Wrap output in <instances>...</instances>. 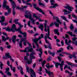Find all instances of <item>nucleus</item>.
Instances as JSON below:
<instances>
[{"label":"nucleus","mask_w":77,"mask_h":77,"mask_svg":"<svg viewBox=\"0 0 77 77\" xmlns=\"http://www.w3.org/2000/svg\"><path fill=\"white\" fill-rule=\"evenodd\" d=\"M16 30L17 32L18 31L19 32V33H20L21 35H23V36L24 38V39H21L20 42H19V47L20 48H23V42L24 41H26V37H27V33L26 32H22L21 30V29L19 28L18 29H16Z\"/></svg>","instance_id":"nucleus-1"},{"label":"nucleus","mask_w":77,"mask_h":77,"mask_svg":"<svg viewBox=\"0 0 77 77\" xmlns=\"http://www.w3.org/2000/svg\"><path fill=\"white\" fill-rule=\"evenodd\" d=\"M47 30H48V34L46 33L45 35V42L46 44H48L49 46H51V44L49 43V42L47 40V38L51 40V38L49 37L50 35V27L48 26H47Z\"/></svg>","instance_id":"nucleus-2"},{"label":"nucleus","mask_w":77,"mask_h":77,"mask_svg":"<svg viewBox=\"0 0 77 77\" xmlns=\"http://www.w3.org/2000/svg\"><path fill=\"white\" fill-rule=\"evenodd\" d=\"M64 8L66 9H68L69 11H68L66 9H63V12L64 13V15H68V14H70L71 12L72 11V10L74 9L73 7L69 6V5H67V6L64 7Z\"/></svg>","instance_id":"nucleus-3"},{"label":"nucleus","mask_w":77,"mask_h":77,"mask_svg":"<svg viewBox=\"0 0 77 77\" xmlns=\"http://www.w3.org/2000/svg\"><path fill=\"white\" fill-rule=\"evenodd\" d=\"M7 4V1L6 0H4V3L3 5V8H6V9L8 10V13L10 14L11 12V9L9 8V6L6 5Z\"/></svg>","instance_id":"nucleus-4"},{"label":"nucleus","mask_w":77,"mask_h":77,"mask_svg":"<svg viewBox=\"0 0 77 77\" xmlns=\"http://www.w3.org/2000/svg\"><path fill=\"white\" fill-rule=\"evenodd\" d=\"M41 37H39L38 38V39L35 38V39H33V41L34 42L35 44L36 45V46H37V49H36V50L37 51H38V48H39V45H38V44L37 42L39 40V39H41L42 38H44V35L43 34H41Z\"/></svg>","instance_id":"nucleus-5"},{"label":"nucleus","mask_w":77,"mask_h":77,"mask_svg":"<svg viewBox=\"0 0 77 77\" xmlns=\"http://www.w3.org/2000/svg\"><path fill=\"white\" fill-rule=\"evenodd\" d=\"M16 25L15 24H13L12 26V28H9V27H7V28L6 29V30L7 31H8V32H11V31H12V32H15L16 30Z\"/></svg>","instance_id":"nucleus-6"},{"label":"nucleus","mask_w":77,"mask_h":77,"mask_svg":"<svg viewBox=\"0 0 77 77\" xmlns=\"http://www.w3.org/2000/svg\"><path fill=\"white\" fill-rule=\"evenodd\" d=\"M25 13L26 14L24 15L25 18H29V19H31L32 18L31 12L30 11H25Z\"/></svg>","instance_id":"nucleus-7"},{"label":"nucleus","mask_w":77,"mask_h":77,"mask_svg":"<svg viewBox=\"0 0 77 77\" xmlns=\"http://www.w3.org/2000/svg\"><path fill=\"white\" fill-rule=\"evenodd\" d=\"M18 21H19V19H14V22L15 23H16V24H18V25H19V26H20L18 29H20V30H21V28L23 27V25L21 24V23H20L18 22Z\"/></svg>","instance_id":"nucleus-8"},{"label":"nucleus","mask_w":77,"mask_h":77,"mask_svg":"<svg viewBox=\"0 0 77 77\" xmlns=\"http://www.w3.org/2000/svg\"><path fill=\"white\" fill-rule=\"evenodd\" d=\"M2 34L4 35H5V36H7L6 37V38H5V37L3 36H2V41H4V42H5L6 41V40H8L9 38V37L8 36V35H7V34L6 33L4 32L2 33Z\"/></svg>","instance_id":"nucleus-9"},{"label":"nucleus","mask_w":77,"mask_h":77,"mask_svg":"<svg viewBox=\"0 0 77 77\" xmlns=\"http://www.w3.org/2000/svg\"><path fill=\"white\" fill-rule=\"evenodd\" d=\"M31 77H36V73L32 68L30 69Z\"/></svg>","instance_id":"nucleus-10"},{"label":"nucleus","mask_w":77,"mask_h":77,"mask_svg":"<svg viewBox=\"0 0 77 77\" xmlns=\"http://www.w3.org/2000/svg\"><path fill=\"white\" fill-rule=\"evenodd\" d=\"M50 2L51 3V6H53V8H56V6H58L57 4L55 3V1L54 0H50Z\"/></svg>","instance_id":"nucleus-11"},{"label":"nucleus","mask_w":77,"mask_h":77,"mask_svg":"<svg viewBox=\"0 0 77 77\" xmlns=\"http://www.w3.org/2000/svg\"><path fill=\"white\" fill-rule=\"evenodd\" d=\"M64 63V61H61V63L57 62L55 64V66L56 68H57L59 65L60 66H63Z\"/></svg>","instance_id":"nucleus-12"},{"label":"nucleus","mask_w":77,"mask_h":77,"mask_svg":"<svg viewBox=\"0 0 77 77\" xmlns=\"http://www.w3.org/2000/svg\"><path fill=\"white\" fill-rule=\"evenodd\" d=\"M5 56L6 57H8V58H10V60H11L13 62H14V60L12 58V57L11 56L9 53H8L5 54Z\"/></svg>","instance_id":"nucleus-13"},{"label":"nucleus","mask_w":77,"mask_h":77,"mask_svg":"<svg viewBox=\"0 0 77 77\" xmlns=\"http://www.w3.org/2000/svg\"><path fill=\"white\" fill-rule=\"evenodd\" d=\"M27 7H28V5H24V6L22 5L21 6V8L19 7H16V9L18 10H20L24 11V8H26Z\"/></svg>","instance_id":"nucleus-14"},{"label":"nucleus","mask_w":77,"mask_h":77,"mask_svg":"<svg viewBox=\"0 0 77 77\" xmlns=\"http://www.w3.org/2000/svg\"><path fill=\"white\" fill-rule=\"evenodd\" d=\"M24 60L25 61H26L27 62L28 65H30L31 63L32 62V60H29L27 58V57L25 56L24 57Z\"/></svg>","instance_id":"nucleus-15"},{"label":"nucleus","mask_w":77,"mask_h":77,"mask_svg":"<svg viewBox=\"0 0 77 77\" xmlns=\"http://www.w3.org/2000/svg\"><path fill=\"white\" fill-rule=\"evenodd\" d=\"M45 71H46V73L48 74L49 77H51V75H53V72H51L50 70L48 71L45 68Z\"/></svg>","instance_id":"nucleus-16"},{"label":"nucleus","mask_w":77,"mask_h":77,"mask_svg":"<svg viewBox=\"0 0 77 77\" xmlns=\"http://www.w3.org/2000/svg\"><path fill=\"white\" fill-rule=\"evenodd\" d=\"M39 47L38 48V51L36 50V51H39V52H40V53L39 54V56L40 57V58H42L41 56H42V48H40L39 50Z\"/></svg>","instance_id":"nucleus-17"},{"label":"nucleus","mask_w":77,"mask_h":77,"mask_svg":"<svg viewBox=\"0 0 77 77\" xmlns=\"http://www.w3.org/2000/svg\"><path fill=\"white\" fill-rule=\"evenodd\" d=\"M53 19H54V20H55V19H56V21L57 22V23H59V24H62V23L61 22H60V20H59V18L58 17H55L53 16Z\"/></svg>","instance_id":"nucleus-18"},{"label":"nucleus","mask_w":77,"mask_h":77,"mask_svg":"<svg viewBox=\"0 0 77 77\" xmlns=\"http://www.w3.org/2000/svg\"><path fill=\"white\" fill-rule=\"evenodd\" d=\"M35 9L36 10H37V11H39V12H42V14H43V15H46V14L44 13V12L43 11H42V9H40V8H39L38 7H37Z\"/></svg>","instance_id":"nucleus-19"},{"label":"nucleus","mask_w":77,"mask_h":77,"mask_svg":"<svg viewBox=\"0 0 77 77\" xmlns=\"http://www.w3.org/2000/svg\"><path fill=\"white\" fill-rule=\"evenodd\" d=\"M24 42L23 43V44L25 46H26V45H27L26 43H27L29 45L30 47H32V45L30 44V43H29V42H27L26 40H24Z\"/></svg>","instance_id":"nucleus-20"},{"label":"nucleus","mask_w":77,"mask_h":77,"mask_svg":"<svg viewBox=\"0 0 77 77\" xmlns=\"http://www.w3.org/2000/svg\"><path fill=\"white\" fill-rule=\"evenodd\" d=\"M9 1L11 2V5L12 6V7H15L16 5H15V2H14V1H13V0H9Z\"/></svg>","instance_id":"nucleus-21"},{"label":"nucleus","mask_w":77,"mask_h":77,"mask_svg":"<svg viewBox=\"0 0 77 77\" xmlns=\"http://www.w3.org/2000/svg\"><path fill=\"white\" fill-rule=\"evenodd\" d=\"M16 38H17L16 35H14L12 37V41L14 44H15L16 42Z\"/></svg>","instance_id":"nucleus-22"},{"label":"nucleus","mask_w":77,"mask_h":77,"mask_svg":"<svg viewBox=\"0 0 77 77\" xmlns=\"http://www.w3.org/2000/svg\"><path fill=\"white\" fill-rule=\"evenodd\" d=\"M48 22V21L46 20H45V23H44V25L45 27V32H47V23Z\"/></svg>","instance_id":"nucleus-23"},{"label":"nucleus","mask_w":77,"mask_h":77,"mask_svg":"<svg viewBox=\"0 0 77 77\" xmlns=\"http://www.w3.org/2000/svg\"><path fill=\"white\" fill-rule=\"evenodd\" d=\"M46 66L47 68L49 69L50 68H51L54 67V66L53 65L50 66V64L49 63H48L46 65Z\"/></svg>","instance_id":"nucleus-24"},{"label":"nucleus","mask_w":77,"mask_h":77,"mask_svg":"<svg viewBox=\"0 0 77 77\" xmlns=\"http://www.w3.org/2000/svg\"><path fill=\"white\" fill-rule=\"evenodd\" d=\"M71 43V41L70 40H69L68 42V39H66L65 40V43L66 44L69 45Z\"/></svg>","instance_id":"nucleus-25"},{"label":"nucleus","mask_w":77,"mask_h":77,"mask_svg":"<svg viewBox=\"0 0 77 77\" xmlns=\"http://www.w3.org/2000/svg\"><path fill=\"white\" fill-rule=\"evenodd\" d=\"M66 68H68V69H69V70H70L71 71H72V69H71V67H69V66H67V65L66 64L65 66L64 67V69H65Z\"/></svg>","instance_id":"nucleus-26"},{"label":"nucleus","mask_w":77,"mask_h":77,"mask_svg":"<svg viewBox=\"0 0 77 77\" xmlns=\"http://www.w3.org/2000/svg\"><path fill=\"white\" fill-rule=\"evenodd\" d=\"M77 39V38L74 37L72 38V41L71 42H72V44H75V42L77 41H76Z\"/></svg>","instance_id":"nucleus-27"},{"label":"nucleus","mask_w":77,"mask_h":77,"mask_svg":"<svg viewBox=\"0 0 77 77\" xmlns=\"http://www.w3.org/2000/svg\"><path fill=\"white\" fill-rule=\"evenodd\" d=\"M22 0V2L23 3H24V4H25L26 5H29V6H31V7H32V4H31V3H26V2L24 1V0Z\"/></svg>","instance_id":"nucleus-28"},{"label":"nucleus","mask_w":77,"mask_h":77,"mask_svg":"<svg viewBox=\"0 0 77 77\" xmlns=\"http://www.w3.org/2000/svg\"><path fill=\"white\" fill-rule=\"evenodd\" d=\"M30 60H32V59H35V56L32 54H30Z\"/></svg>","instance_id":"nucleus-29"},{"label":"nucleus","mask_w":77,"mask_h":77,"mask_svg":"<svg viewBox=\"0 0 77 77\" xmlns=\"http://www.w3.org/2000/svg\"><path fill=\"white\" fill-rule=\"evenodd\" d=\"M60 17L61 18H62V19H63V20H65V21H66V22H69V21L66 20V17H65L63 16H61Z\"/></svg>","instance_id":"nucleus-30"},{"label":"nucleus","mask_w":77,"mask_h":77,"mask_svg":"<svg viewBox=\"0 0 77 77\" xmlns=\"http://www.w3.org/2000/svg\"><path fill=\"white\" fill-rule=\"evenodd\" d=\"M38 4L39 6H42L43 8H45V5L41 2H39Z\"/></svg>","instance_id":"nucleus-31"},{"label":"nucleus","mask_w":77,"mask_h":77,"mask_svg":"<svg viewBox=\"0 0 77 77\" xmlns=\"http://www.w3.org/2000/svg\"><path fill=\"white\" fill-rule=\"evenodd\" d=\"M29 47H27L24 50H20V52H23L26 53L27 52V49H28Z\"/></svg>","instance_id":"nucleus-32"},{"label":"nucleus","mask_w":77,"mask_h":77,"mask_svg":"<svg viewBox=\"0 0 77 77\" xmlns=\"http://www.w3.org/2000/svg\"><path fill=\"white\" fill-rule=\"evenodd\" d=\"M5 16H2L1 17V19L2 20H0V23H2V22H4L5 20Z\"/></svg>","instance_id":"nucleus-33"},{"label":"nucleus","mask_w":77,"mask_h":77,"mask_svg":"<svg viewBox=\"0 0 77 77\" xmlns=\"http://www.w3.org/2000/svg\"><path fill=\"white\" fill-rule=\"evenodd\" d=\"M43 27H44V25H42L40 26H38V28H39V29H41V30L42 31L44 29L43 28Z\"/></svg>","instance_id":"nucleus-34"},{"label":"nucleus","mask_w":77,"mask_h":77,"mask_svg":"<svg viewBox=\"0 0 77 77\" xmlns=\"http://www.w3.org/2000/svg\"><path fill=\"white\" fill-rule=\"evenodd\" d=\"M29 48V47H28ZM28 49V52H32V51H33V49L32 48H31L30 49Z\"/></svg>","instance_id":"nucleus-35"},{"label":"nucleus","mask_w":77,"mask_h":77,"mask_svg":"<svg viewBox=\"0 0 77 77\" xmlns=\"http://www.w3.org/2000/svg\"><path fill=\"white\" fill-rule=\"evenodd\" d=\"M69 48H70L72 50V49H73V48H72V47H71L70 44L68 46V47H67V48L68 50H69Z\"/></svg>","instance_id":"nucleus-36"},{"label":"nucleus","mask_w":77,"mask_h":77,"mask_svg":"<svg viewBox=\"0 0 77 77\" xmlns=\"http://www.w3.org/2000/svg\"><path fill=\"white\" fill-rule=\"evenodd\" d=\"M16 7V6H15V7H12L13 8V14L14 15H15V8Z\"/></svg>","instance_id":"nucleus-37"},{"label":"nucleus","mask_w":77,"mask_h":77,"mask_svg":"<svg viewBox=\"0 0 77 77\" xmlns=\"http://www.w3.org/2000/svg\"><path fill=\"white\" fill-rule=\"evenodd\" d=\"M54 32L56 33L58 35H59V30L58 29H55L54 30Z\"/></svg>","instance_id":"nucleus-38"},{"label":"nucleus","mask_w":77,"mask_h":77,"mask_svg":"<svg viewBox=\"0 0 77 77\" xmlns=\"http://www.w3.org/2000/svg\"><path fill=\"white\" fill-rule=\"evenodd\" d=\"M20 73L21 74L23 75L24 74V72H23V69L21 66H20Z\"/></svg>","instance_id":"nucleus-39"},{"label":"nucleus","mask_w":77,"mask_h":77,"mask_svg":"<svg viewBox=\"0 0 77 77\" xmlns=\"http://www.w3.org/2000/svg\"><path fill=\"white\" fill-rule=\"evenodd\" d=\"M33 16L34 18H35L36 20H39V18H38V17L36 16V14H33Z\"/></svg>","instance_id":"nucleus-40"},{"label":"nucleus","mask_w":77,"mask_h":77,"mask_svg":"<svg viewBox=\"0 0 77 77\" xmlns=\"http://www.w3.org/2000/svg\"><path fill=\"white\" fill-rule=\"evenodd\" d=\"M46 63V61H43V63H42V67L43 68H44V64H45Z\"/></svg>","instance_id":"nucleus-41"},{"label":"nucleus","mask_w":77,"mask_h":77,"mask_svg":"<svg viewBox=\"0 0 77 77\" xmlns=\"http://www.w3.org/2000/svg\"><path fill=\"white\" fill-rule=\"evenodd\" d=\"M63 50V49L62 48H60L59 50L57 51V52L58 53H61V52H62Z\"/></svg>","instance_id":"nucleus-42"},{"label":"nucleus","mask_w":77,"mask_h":77,"mask_svg":"<svg viewBox=\"0 0 77 77\" xmlns=\"http://www.w3.org/2000/svg\"><path fill=\"white\" fill-rule=\"evenodd\" d=\"M6 74L8 75L9 76H11L12 75V74H11V73L9 72H6Z\"/></svg>","instance_id":"nucleus-43"},{"label":"nucleus","mask_w":77,"mask_h":77,"mask_svg":"<svg viewBox=\"0 0 77 77\" xmlns=\"http://www.w3.org/2000/svg\"><path fill=\"white\" fill-rule=\"evenodd\" d=\"M67 33H68V34H69L70 36H72L73 35V33L72 32H71V31H68L67 32Z\"/></svg>","instance_id":"nucleus-44"},{"label":"nucleus","mask_w":77,"mask_h":77,"mask_svg":"<svg viewBox=\"0 0 77 77\" xmlns=\"http://www.w3.org/2000/svg\"><path fill=\"white\" fill-rule=\"evenodd\" d=\"M30 20H31L32 23H33V24H36V23L35 22V20L32 19L31 18V19H30Z\"/></svg>","instance_id":"nucleus-45"},{"label":"nucleus","mask_w":77,"mask_h":77,"mask_svg":"<svg viewBox=\"0 0 77 77\" xmlns=\"http://www.w3.org/2000/svg\"><path fill=\"white\" fill-rule=\"evenodd\" d=\"M67 65H70L71 67H72V63H69L68 62H67Z\"/></svg>","instance_id":"nucleus-46"},{"label":"nucleus","mask_w":77,"mask_h":77,"mask_svg":"<svg viewBox=\"0 0 77 77\" xmlns=\"http://www.w3.org/2000/svg\"><path fill=\"white\" fill-rule=\"evenodd\" d=\"M70 29L71 30H72V29H74V26H73V25H72V24L70 26Z\"/></svg>","instance_id":"nucleus-47"},{"label":"nucleus","mask_w":77,"mask_h":77,"mask_svg":"<svg viewBox=\"0 0 77 77\" xmlns=\"http://www.w3.org/2000/svg\"><path fill=\"white\" fill-rule=\"evenodd\" d=\"M54 24H55V25L56 26V27H59V24L58 23H56V22H54Z\"/></svg>","instance_id":"nucleus-48"},{"label":"nucleus","mask_w":77,"mask_h":77,"mask_svg":"<svg viewBox=\"0 0 77 77\" xmlns=\"http://www.w3.org/2000/svg\"><path fill=\"white\" fill-rule=\"evenodd\" d=\"M72 16L73 17V18H74L75 19H77V17L74 14H72Z\"/></svg>","instance_id":"nucleus-49"},{"label":"nucleus","mask_w":77,"mask_h":77,"mask_svg":"<svg viewBox=\"0 0 77 77\" xmlns=\"http://www.w3.org/2000/svg\"><path fill=\"white\" fill-rule=\"evenodd\" d=\"M9 68L8 67L6 69V70L5 72V73L7 72H9Z\"/></svg>","instance_id":"nucleus-50"},{"label":"nucleus","mask_w":77,"mask_h":77,"mask_svg":"<svg viewBox=\"0 0 77 77\" xmlns=\"http://www.w3.org/2000/svg\"><path fill=\"white\" fill-rule=\"evenodd\" d=\"M34 8L35 9V8H36L37 6V4H36L34 3L33 4Z\"/></svg>","instance_id":"nucleus-51"},{"label":"nucleus","mask_w":77,"mask_h":77,"mask_svg":"<svg viewBox=\"0 0 77 77\" xmlns=\"http://www.w3.org/2000/svg\"><path fill=\"white\" fill-rule=\"evenodd\" d=\"M3 66V63H2V62H1V64H0V68L1 69H2V66Z\"/></svg>","instance_id":"nucleus-52"},{"label":"nucleus","mask_w":77,"mask_h":77,"mask_svg":"<svg viewBox=\"0 0 77 77\" xmlns=\"http://www.w3.org/2000/svg\"><path fill=\"white\" fill-rule=\"evenodd\" d=\"M51 57H48V58L47 59V60L48 62H49L51 60Z\"/></svg>","instance_id":"nucleus-53"},{"label":"nucleus","mask_w":77,"mask_h":77,"mask_svg":"<svg viewBox=\"0 0 77 77\" xmlns=\"http://www.w3.org/2000/svg\"><path fill=\"white\" fill-rule=\"evenodd\" d=\"M28 32H29V33H34V32L32 30H31L30 31L28 30Z\"/></svg>","instance_id":"nucleus-54"},{"label":"nucleus","mask_w":77,"mask_h":77,"mask_svg":"<svg viewBox=\"0 0 77 77\" xmlns=\"http://www.w3.org/2000/svg\"><path fill=\"white\" fill-rule=\"evenodd\" d=\"M9 14V13H7L6 12H5L4 14L5 15V16H6L8 15Z\"/></svg>","instance_id":"nucleus-55"},{"label":"nucleus","mask_w":77,"mask_h":77,"mask_svg":"<svg viewBox=\"0 0 77 77\" xmlns=\"http://www.w3.org/2000/svg\"><path fill=\"white\" fill-rule=\"evenodd\" d=\"M32 1V0H27L26 1V3H29V2H31Z\"/></svg>","instance_id":"nucleus-56"},{"label":"nucleus","mask_w":77,"mask_h":77,"mask_svg":"<svg viewBox=\"0 0 77 77\" xmlns=\"http://www.w3.org/2000/svg\"><path fill=\"white\" fill-rule=\"evenodd\" d=\"M7 48H8V49H10V48H11V46L10 45H8L7 46Z\"/></svg>","instance_id":"nucleus-57"},{"label":"nucleus","mask_w":77,"mask_h":77,"mask_svg":"<svg viewBox=\"0 0 77 77\" xmlns=\"http://www.w3.org/2000/svg\"><path fill=\"white\" fill-rule=\"evenodd\" d=\"M26 70L28 72H29V69L28 66L26 67Z\"/></svg>","instance_id":"nucleus-58"},{"label":"nucleus","mask_w":77,"mask_h":77,"mask_svg":"<svg viewBox=\"0 0 77 77\" xmlns=\"http://www.w3.org/2000/svg\"><path fill=\"white\" fill-rule=\"evenodd\" d=\"M56 42H57L58 43V42H60V41L59 39H57L56 40Z\"/></svg>","instance_id":"nucleus-59"},{"label":"nucleus","mask_w":77,"mask_h":77,"mask_svg":"<svg viewBox=\"0 0 77 77\" xmlns=\"http://www.w3.org/2000/svg\"><path fill=\"white\" fill-rule=\"evenodd\" d=\"M74 33H77V28H75V30L74 31Z\"/></svg>","instance_id":"nucleus-60"},{"label":"nucleus","mask_w":77,"mask_h":77,"mask_svg":"<svg viewBox=\"0 0 77 77\" xmlns=\"http://www.w3.org/2000/svg\"><path fill=\"white\" fill-rule=\"evenodd\" d=\"M73 66H76V67H77V64H72V67Z\"/></svg>","instance_id":"nucleus-61"},{"label":"nucleus","mask_w":77,"mask_h":77,"mask_svg":"<svg viewBox=\"0 0 77 77\" xmlns=\"http://www.w3.org/2000/svg\"><path fill=\"white\" fill-rule=\"evenodd\" d=\"M33 45V48H36V46H35V44H34V43L32 44Z\"/></svg>","instance_id":"nucleus-62"},{"label":"nucleus","mask_w":77,"mask_h":77,"mask_svg":"<svg viewBox=\"0 0 77 77\" xmlns=\"http://www.w3.org/2000/svg\"><path fill=\"white\" fill-rule=\"evenodd\" d=\"M38 35H39L38 34V33L36 32V33L35 34V35H33L34 36H36Z\"/></svg>","instance_id":"nucleus-63"},{"label":"nucleus","mask_w":77,"mask_h":77,"mask_svg":"<svg viewBox=\"0 0 77 77\" xmlns=\"http://www.w3.org/2000/svg\"><path fill=\"white\" fill-rule=\"evenodd\" d=\"M13 71V72H14L15 71V67H14L13 69H12Z\"/></svg>","instance_id":"nucleus-64"}]
</instances>
